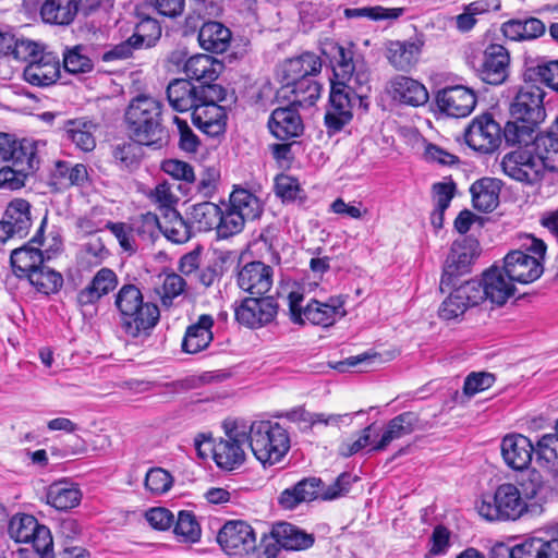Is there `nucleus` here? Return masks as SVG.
Instances as JSON below:
<instances>
[{"mask_svg": "<svg viewBox=\"0 0 558 558\" xmlns=\"http://www.w3.org/2000/svg\"><path fill=\"white\" fill-rule=\"evenodd\" d=\"M136 144L135 142H124L113 147L112 156L121 169H131L138 165Z\"/></svg>", "mask_w": 558, "mask_h": 558, "instance_id": "69168bd1", "label": "nucleus"}, {"mask_svg": "<svg viewBox=\"0 0 558 558\" xmlns=\"http://www.w3.org/2000/svg\"><path fill=\"white\" fill-rule=\"evenodd\" d=\"M537 125H531L523 120L514 119L508 121L501 129V137L509 146L519 145V147L529 145L535 138L534 133Z\"/></svg>", "mask_w": 558, "mask_h": 558, "instance_id": "864d4df0", "label": "nucleus"}, {"mask_svg": "<svg viewBox=\"0 0 558 558\" xmlns=\"http://www.w3.org/2000/svg\"><path fill=\"white\" fill-rule=\"evenodd\" d=\"M477 511L487 521H515L527 511V504L514 484L504 483L483 495Z\"/></svg>", "mask_w": 558, "mask_h": 558, "instance_id": "423d86ee", "label": "nucleus"}, {"mask_svg": "<svg viewBox=\"0 0 558 558\" xmlns=\"http://www.w3.org/2000/svg\"><path fill=\"white\" fill-rule=\"evenodd\" d=\"M245 225V220L230 205H226L225 209L220 207L219 222L216 231L220 239H228L240 233Z\"/></svg>", "mask_w": 558, "mask_h": 558, "instance_id": "bf43d9fd", "label": "nucleus"}, {"mask_svg": "<svg viewBox=\"0 0 558 558\" xmlns=\"http://www.w3.org/2000/svg\"><path fill=\"white\" fill-rule=\"evenodd\" d=\"M304 295L296 291L288 295L290 318L294 324L303 325L310 322L313 325L329 327L336 323L337 317L347 314L342 296H331L327 302L312 300L305 307L302 305Z\"/></svg>", "mask_w": 558, "mask_h": 558, "instance_id": "0eeeda50", "label": "nucleus"}, {"mask_svg": "<svg viewBox=\"0 0 558 558\" xmlns=\"http://www.w3.org/2000/svg\"><path fill=\"white\" fill-rule=\"evenodd\" d=\"M353 98L338 89L330 90L325 125L329 133H337L352 119Z\"/></svg>", "mask_w": 558, "mask_h": 558, "instance_id": "7c9ffc66", "label": "nucleus"}, {"mask_svg": "<svg viewBox=\"0 0 558 558\" xmlns=\"http://www.w3.org/2000/svg\"><path fill=\"white\" fill-rule=\"evenodd\" d=\"M38 524L36 518L31 514L14 515L9 521L8 532L16 543H29Z\"/></svg>", "mask_w": 558, "mask_h": 558, "instance_id": "13d9d810", "label": "nucleus"}, {"mask_svg": "<svg viewBox=\"0 0 558 558\" xmlns=\"http://www.w3.org/2000/svg\"><path fill=\"white\" fill-rule=\"evenodd\" d=\"M173 532L184 543H196L202 534L201 525L190 510L179 511Z\"/></svg>", "mask_w": 558, "mask_h": 558, "instance_id": "5fc2aeb1", "label": "nucleus"}, {"mask_svg": "<svg viewBox=\"0 0 558 558\" xmlns=\"http://www.w3.org/2000/svg\"><path fill=\"white\" fill-rule=\"evenodd\" d=\"M248 447L264 465L280 462L290 449V437L286 428L272 421H255L247 428Z\"/></svg>", "mask_w": 558, "mask_h": 558, "instance_id": "39448f33", "label": "nucleus"}, {"mask_svg": "<svg viewBox=\"0 0 558 558\" xmlns=\"http://www.w3.org/2000/svg\"><path fill=\"white\" fill-rule=\"evenodd\" d=\"M64 137L78 149L92 151L96 147L97 124L86 118L66 120L63 124Z\"/></svg>", "mask_w": 558, "mask_h": 558, "instance_id": "4c0bfd02", "label": "nucleus"}, {"mask_svg": "<svg viewBox=\"0 0 558 558\" xmlns=\"http://www.w3.org/2000/svg\"><path fill=\"white\" fill-rule=\"evenodd\" d=\"M82 45L66 48L63 52V68L72 74L86 73L92 71L93 61L84 53Z\"/></svg>", "mask_w": 558, "mask_h": 558, "instance_id": "052dcab7", "label": "nucleus"}, {"mask_svg": "<svg viewBox=\"0 0 558 558\" xmlns=\"http://www.w3.org/2000/svg\"><path fill=\"white\" fill-rule=\"evenodd\" d=\"M193 228L206 232L216 230L219 222L220 206L211 202H202L192 205L186 213Z\"/></svg>", "mask_w": 558, "mask_h": 558, "instance_id": "3c124183", "label": "nucleus"}, {"mask_svg": "<svg viewBox=\"0 0 558 558\" xmlns=\"http://www.w3.org/2000/svg\"><path fill=\"white\" fill-rule=\"evenodd\" d=\"M25 279H27L36 291L47 295L57 293L63 284L62 275L46 266L44 263L41 266L33 270Z\"/></svg>", "mask_w": 558, "mask_h": 558, "instance_id": "603ef678", "label": "nucleus"}, {"mask_svg": "<svg viewBox=\"0 0 558 558\" xmlns=\"http://www.w3.org/2000/svg\"><path fill=\"white\" fill-rule=\"evenodd\" d=\"M76 13L75 0H45L40 9L44 22L57 25H69Z\"/></svg>", "mask_w": 558, "mask_h": 558, "instance_id": "09e8293b", "label": "nucleus"}, {"mask_svg": "<svg viewBox=\"0 0 558 558\" xmlns=\"http://www.w3.org/2000/svg\"><path fill=\"white\" fill-rule=\"evenodd\" d=\"M114 304L120 313L121 328L130 337L136 338L150 330L159 320L158 306L144 302L141 290L134 284L121 287Z\"/></svg>", "mask_w": 558, "mask_h": 558, "instance_id": "20e7f679", "label": "nucleus"}, {"mask_svg": "<svg viewBox=\"0 0 558 558\" xmlns=\"http://www.w3.org/2000/svg\"><path fill=\"white\" fill-rule=\"evenodd\" d=\"M418 424V415L414 412H403L391 418L386 425L380 439L371 450L384 451L392 441L412 434Z\"/></svg>", "mask_w": 558, "mask_h": 558, "instance_id": "72a5a7b5", "label": "nucleus"}, {"mask_svg": "<svg viewBox=\"0 0 558 558\" xmlns=\"http://www.w3.org/2000/svg\"><path fill=\"white\" fill-rule=\"evenodd\" d=\"M289 92L293 95V98L290 100V104L296 107H311L316 100L320 97L322 85L312 77L301 78L291 84H284L280 93Z\"/></svg>", "mask_w": 558, "mask_h": 558, "instance_id": "c03bdc74", "label": "nucleus"}, {"mask_svg": "<svg viewBox=\"0 0 558 558\" xmlns=\"http://www.w3.org/2000/svg\"><path fill=\"white\" fill-rule=\"evenodd\" d=\"M132 36L138 41L141 48H149L160 38L161 27L155 19L146 16L137 23Z\"/></svg>", "mask_w": 558, "mask_h": 558, "instance_id": "680f3d73", "label": "nucleus"}, {"mask_svg": "<svg viewBox=\"0 0 558 558\" xmlns=\"http://www.w3.org/2000/svg\"><path fill=\"white\" fill-rule=\"evenodd\" d=\"M504 36L513 41L533 40L546 32L545 24L537 17L512 19L501 25Z\"/></svg>", "mask_w": 558, "mask_h": 558, "instance_id": "ea45409f", "label": "nucleus"}, {"mask_svg": "<svg viewBox=\"0 0 558 558\" xmlns=\"http://www.w3.org/2000/svg\"><path fill=\"white\" fill-rule=\"evenodd\" d=\"M322 60L314 52H304L300 56L284 60L278 68V75L284 84L316 76L320 73Z\"/></svg>", "mask_w": 558, "mask_h": 558, "instance_id": "bb28decb", "label": "nucleus"}, {"mask_svg": "<svg viewBox=\"0 0 558 558\" xmlns=\"http://www.w3.org/2000/svg\"><path fill=\"white\" fill-rule=\"evenodd\" d=\"M278 307V303L272 296L245 298L235 306L234 315L240 325L259 328L275 319Z\"/></svg>", "mask_w": 558, "mask_h": 558, "instance_id": "a211bd4d", "label": "nucleus"}, {"mask_svg": "<svg viewBox=\"0 0 558 558\" xmlns=\"http://www.w3.org/2000/svg\"><path fill=\"white\" fill-rule=\"evenodd\" d=\"M469 286L478 290V304L489 300L493 304L504 305L514 294L513 281L507 278L502 268L494 265L483 274L482 280H466Z\"/></svg>", "mask_w": 558, "mask_h": 558, "instance_id": "f3484780", "label": "nucleus"}, {"mask_svg": "<svg viewBox=\"0 0 558 558\" xmlns=\"http://www.w3.org/2000/svg\"><path fill=\"white\" fill-rule=\"evenodd\" d=\"M50 179L51 184L59 189L83 186L88 181L87 167L83 163L59 160L51 170Z\"/></svg>", "mask_w": 558, "mask_h": 558, "instance_id": "a19ab883", "label": "nucleus"}, {"mask_svg": "<svg viewBox=\"0 0 558 558\" xmlns=\"http://www.w3.org/2000/svg\"><path fill=\"white\" fill-rule=\"evenodd\" d=\"M31 243L41 244L38 234L35 235L29 243L14 248L10 255V263L13 272L19 278H26L33 270L41 266L44 263V254L39 248L31 245Z\"/></svg>", "mask_w": 558, "mask_h": 558, "instance_id": "c9c22d12", "label": "nucleus"}, {"mask_svg": "<svg viewBox=\"0 0 558 558\" xmlns=\"http://www.w3.org/2000/svg\"><path fill=\"white\" fill-rule=\"evenodd\" d=\"M322 52L330 60L338 80L331 84V88L352 97L353 102L359 100L362 104L371 90L369 72L363 64L359 65L353 60V52L350 49L336 41L324 43Z\"/></svg>", "mask_w": 558, "mask_h": 558, "instance_id": "7ed1b4c3", "label": "nucleus"}, {"mask_svg": "<svg viewBox=\"0 0 558 558\" xmlns=\"http://www.w3.org/2000/svg\"><path fill=\"white\" fill-rule=\"evenodd\" d=\"M404 13L403 8H384L380 5L376 7H363V8H347L344 10V16L347 19H361L367 17L373 21L381 20H397Z\"/></svg>", "mask_w": 558, "mask_h": 558, "instance_id": "4d7b16f0", "label": "nucleus"}, {"mask_svg": "<svg viewBox=\"0 0 558 558\" xmlns=\"http://www.w3.org/2000/svg\"><path fill=\"white\" fill-rule=\"evenodd\" d=\"M466 63L484 83L500 85L508 77L510 56L504 46L492 44L483 51L468 54Z\"/></svg>", "mask_w": 558, "mask_h": 558, "instance_id": "9d476101", "label": "nucleus"}, {"mask_svg": "<svg viewBox=\"0 0 558 558\" xmlns=\"http://www.w3.org/2000/svg\"><path fill=\"white\" fill-rule=\"evenodd\" d=\"M268 128L272 135L281 141L300 136L304 129L298 107L292 104L275 109L270 114Z\"/></svg>", "mask_w": 558, "mask_h": 558, "instance_id": "393cba45", "label": "nucleus"}, {"mask_svg": "<svg viewBox=\"0 0 558 558\" xmlns=\"http://www.w3.org/2000/svg\"><path fill=\"white\" fill-rule=\"evenodd\" d=\"M192 120L194 125L203 133L217 137L225 133L227 112L219 104L199 102L192 112Z\"/></svg>", "mask_w": 558, "mask_h": 558, "instance_id": "cd10ccee", "label": "nucleus"}, {"mask_svg": "<svg viewBox=\"0 0 558 558\" xmlns=\"http://www.w3.org/2000/svg\"><path fill=\"white\" fill-rule=\"evenodd\" d=\"M118 277L110 268L99 269L89 284L82 289L76 296L81 306H88L97 303L104 295H107L116 289Z\"/></svg>", "mask_w": 558, "mask_h": 558, "instance_id": "473e14b6", "label": "nucleus"}, {"mask_svg": "<svg viewBox=\"0 0 558 558\" xmlns=\"http://www.w3.org/2000/svg\"><path fill=\"white\" fill-rule=\"evenodd\" d=\"M186 281L178 274L171 272L165 276L161 287V302L165 306H171L174 298L185 291Z\"/></svg>", "mask_w": 558, "mask_h": 558, "instance_id": "0e129e2a", "label": "nucleus"}, {"mask_svg": "<svg viewBox=\"0 0 558 558\" xmlns=\"http://www.w3.org/2000/svg\"><path fill=\"white\" fill-rule=\"evenodd\" d=\"M226 437L218 442L211 444L208 440V450L217 465L221 469L233 470L245 460L244 446L248 445L247 426L233 422L225 424Z\"/></svg>", "mask_w": 558, "mask_h": 558, "instance_id": "9b49d317", "label": "nucleus"}, {"mask_svg": "<svg viewBox=\"0 0 558 558\" xmlns=\"http://www.w3.org/2000/svg\"><path fill=\"white\" fill-rule=\"evenodd\" d=\"M82 493L77 485L68 481H58L49 485L46 493L47 504L60 511L78 506Z\"/></svg>", "mask_w": 558, "mask_h": 558, "instance_id": "79ce46f5", "label": "nucleus"}, {"mask_svg": "<svg viewBox=\"0 0 558 558\" xmlns=\"http://www.w3.org/2000/svg\"><path fill=\"white\" fill-rule=\"evenodd\" d=\"M534 454V445L521 434L506 435L501 440V456L505 463L514 471L526 470Z\"/></svg>", "mask_w": 558, "mask_h": 558, "instance_id": "4be33fe9", "label": "nucleus"}, {"mask_svg": "<svg viewBox=\"0 0 558 558\" xmlns=\"http://www.w3.org/2000/svg\"><path fill=\"white\" fill-rule=\"evenodd\" d=\"M231 32L219 22H204L198 32L201 47L214 53L225 52L230 44Z\"/></svg>", "mask_w": 558, "mask_h": 558, "instance_id": "37998d69", "label": "nucleus"}, {"mask_svg": "<svg viewBox=\"0 0 558 558\" xmlns=\"http://www.w3.org/2000/svg\"><path fill=\"white\" fill-rule=\"evenodd\" d=\"M525 558H558V524L548 531H537L519 544Z\"/></svg>", "mask_w": 558, "mask_h": 558, "instance_id": "c85d7f7f", "label": "nucleus"}, {"mask_svg": "<svg viewBox=\"0 0 558 558\" xmlns=\"http://www.w3.org/2000/svg\"><path fill=\"white\" fill-rule=\"evenodd\" d=\"M161 170L175 180L193 183L195 173L193 167L179 159H167L161 163Z\"/></svg>", "mask_w": 558, "mask_h": 558, "instance_id": "774afa93", "label": "nucleus"}, {"mask_svg": "<svg viewBox=\"0 0 558 558\" xmlns=\"http://www.w3.org/2000/svg\"><path fill=\"white\" fill-rule=\"evenodd\" d=\"M167 99L171 108L178 112H186L196 108L199 104L197 86L189 80L174 78L167 87Z\"/></svg>", "mask_w": 558, "mask_h": 558, "instance_id": "e433bc0d", "label": "nucleus"}, {"mask_svg": "<svg viewBox=\"0 0 558 558\" xmlns=\"http://www.w3.org/2000/svg\"><path fill=\"white\" fill-rule=\"evenodd\" d=\"M228 205L245 221L258 219L264 210L260 199L251 191L242 187H235L232 191Z\"/></svg>", "mask_w": 558, "mask_h": 558, "instance_id": "49530a36", "label": "nucleus"}, {"mask_svg": "<svg viewBox=\"0 0 558 558\" xmlns=\"http://www.w3.org/2000/svg\"><path fill=\"white\" fill-rule=\"evenodd\" d=\"M222 69L223 64L220 61L211 56L199 53L186 60L183 71L190 80L208 83L216 81Z\"/></svg>", "mask_w": 558, "mask_h": 558, "instance_id": "58836bf2", "label": "nucleus"}, {"mask_svg": "<svg viewBox=\"0 0 558 558\" xmlns=\"http://www.w3.org/2000/svg\"><path fill=\"white\" fill-rule=\"evenodd\" d=\"M544 96L545 92L537 85L527 83L521 86L510 104L511 117L538 125L546 117Z\"/></svg>", "mask_w": 558, "mask_h": 558, "instance_id": "4468645a", "label": "nucleus"}, {"mask_svg": "<svg viewBox=\"0 0 558 558\" xmlns=\"http://www.w3.org/2000/svg\"><path fill=\"white\" fill-rule=\"evenodd\" d=\"M500 167L507 177L525 185H535L545 175L543 162L533 151L531 144L507 153L501 159Z\"/></svg>", "mask_w": 558, "mask_h": 558, "instance_id": "f8f14e48", "label": "nucleus"}, {"mask_svg": "<svg viewBox=\"0 0 558 558\" xmlns=\"http://www.w3.org/2000/svg\"><path fill=\"white\" fill-rule=\"evenodd\" d=\"M473 206L481 211H493L499 203V187L494 179L483 178L471 185Z\"/></svg>", "mask_w": 558, "mask_h": 558, "instance_id": "de8ad7c7", "label": "nucleus"}, {"mask_svg": "<svg viewBox=\"0 0 558 558\" xmlns=\"http://www.w3.org/2000/svg\"><path fill=\"white\" fill-rule=\"evenodd\" d=\"M531 145L537 158L543 162L544 174L546 171H558V137L554 133L536 135Z\"/></svg>", "mask_w": 558, "mask_h": 558, "instance_id": "8fccbe9b", "label": "nucleus"}, {"mask_svg": "<svg viewBox=\"0 0 558 558\" xmlns=\"http://www.w3.org/2000/svg\"><path fill=\"white\" fill-rule=\"evenodd\" d=\"M476 101L475 92L463 85L448 86L436 94L438 109L454 118L469 116L474 110Z\"/></svg>", "mask_w": 558, "mask_h": 558, "instance_id": "aec40b11", "label": "nucleus"}, {"mask_svg": "<svg viewBox=\"0 0 558 558\" xmlns=\"http://www.w3.org/2000/svg\"><path fill=\"white\" fill-rule=\"evenodd\" d=\"M26 82L34 86H50L60 77V60L53 52L43 51L23 71Z\"/></svg>", "mask_w": 558, "mask_h": 558, "instance_id": "412c9836", "label": "nucleus"}, {"mask_svg": "<svg viewBox=\"0 0 558 558\" xmlns=\"http://www.w3.org/2000/svg\"><path fill=\"white\" fill-rule=\"evenodd\" d=\"M464 140L475 151L493 153L502 141L501 126L492 114H481L474 118L465 130Z\"/></svg>", "mask_w": 558, "mask_h": 558, "instance_id": "2eb2a0df", "label": "nucleus"}, {"mask_svg": "<svg viewBox=\"0 0 558 558\" xmlns=\"http://www.w3.org/2000/svg\"><path fill=\"white\" fill-rule=\"evenodd\" d=\"M536 461L546 468L558 464V432L543 435L534 446Z\"/></svg>", "mask_w": 558, "mask_h": 558, "instance_id": "6e6d98bb", "label": "nucleus"}, {"mask_svg": "<svg viewBox=\"0 0 558 558\" xmlns=\"http://www.w3.org/2000/svg\"><path fill=\"white\" fill-rule=\"evenodd\" d=\"M526 240L530 244L525 243V248L533 255L520 250L511 251L505 256L502 266V270L510 281L522 284L531 283L542 276L544 267L541 259L546 253V244L543 240L533 235H527Z\"/></svg>", "mask_w": 558, "mask_h": 558, "instance_id": "6e6552de", "label": "nucleus"}, {"mask_svg": "<svg viewBox=\"0 0 558 558\" xmlns=\"http://www.w3.org/2000/svg\"><path fill=\"white\" fill-rule=\"evenodd\" d=\"M315 536L299 526L278 522L272 525L269 534L260 538V547L255 558H277L281 549L305 550L314 545Z\"/></svg>", "mask_w": 558, "mask_h": 558, "instance_id": "1a4fd4ad", "label": "nucleus"}, {"mask_svg": "<svg viewBox=\"0 0 558 558\" xmlns=\"http://www.w3.org/2000/svg\"><path fill=\"white\" fill-rule=\"evenodd\" d=\"M44 47L32 39L16 38L12 56L17 61L33 62L41 52Z\"/></svg>", "mask_w": 558, "mask_h": 558, "instance_id": "338daca9", "label": "nucleus"}, {"mask_svg": "<svg viewBox=\"0 0 558 558\" xmlns=\"http://www.w3.org/2000/svg\"><path fill=\"white\" fill-rule=\"evenodd\" d=\"M31 226V204L23 198L11 201L0 221V243L26 236Z\"/></svg>", "mask_w": 558, "mask_h": 558, "instance_id": "6ab92c4d", "label": "nucleus"}, {"mask_svg": "<svg viewBox=\"0 0 558 558\" xmlns=\"http://www.w3.org/2000/svg\"><path fill=\"white\" fill-rule=\"evenodd\" d=\"M215 320L211 315L203 314L197 322L190 325L182 340V351L187 354H196L207 349L214 339L213 327Z\"/></svg>", "mask_w": 558, "mask_h": 558, "instance_id": "c756f323", "label": "nucleus"}, {"mask_svg": "<svg viewBox=\"0 0 558 558\" xmlns=\"http://www.w3.org/2000/svg\"><path fill=\"white\" fill-rule=\"evenodd\" d=\"M163 104L151 96L138 95L125 110V123L133 142L153 148H161L168 142L162 124Z\"/></svg>", "mask_w": 558, "mask_h": 558, "instance_id": "f257e3e1", "label": "nucleus"}, {"mask_svg": "<svg viewBox=\"0 0 558 558\" xmlns=\"http://www.w3.org/2000/svg\"><path fill=\"white\" fill-rule=\"evenodd\" d=\"M393 99L413 107L423 106L428 101L426 87L416 80L398 75L390 81Z\"/></svg>", "mask_w": 558, "mask_h": 558, "instance_id": "f704fd0d", "label": "nucleus"}, {"mask_svg": "<svg viewBox=\"0 0 558 558\" xmlns=\"http://www.w3.org/2000/svg\"><path fill=\"white\" fill-rule=\"evenodd\" d=\"M423 46L420 37L390 40L386 45V58L396 70L408 72L417 63Z\"/></svg>", "mask_w": 558, "mask_h": 558, "instance_id": "a878e982", "label": "nucleus"}, {"mask_svg": "<svg viewBox=\"0 0 558 558\" xmlns=\"http://www.w3.org/2000/svg\"><path fill=\"white\" fill-rule=\"evenodd\" d=\"M453 287L438 310L439 317L445 320L456 319L462 316L469 307L478 305L480 293L478 290H474V286H469L468 281H464L458 287Z\"/></svg>", "mask_w": 558, "mask_h": 558, "instance_id": "5701e85b", "label": "nucleus"}, {"mask_svg": "<svg viewBox=\"0 0 558 558\" xmlns=\"http://www.w3.org/2000/svg\"><path fill=\"white\" fill-rule=\"evenodd\" d=\"M478 255L480 243L476 239L466 236L454 241L446 259L440 290L444 292L446 288L456 286L457 278L471 271V265Z\"/></svg>", "mask_w": 558, "mask_h": 558, "instance_id": "ddd939ff", "label": "nucleus"}, {"mask_svg": "<svg viewBox=\"0 0 558 558\" xmlns=\"http://www.w3.org/2000/svg\"><path fill=\"white\" fill-rule=\"evenodd\" d=\"M161 233L172 243L183 244L192 238V225L178 210L167 209L161 214Z\"/></svg>", "mask_w": 558, "mask_h": 558, "instance_id": "a18cd8bd", "label": "nucleus"}, {"mask_svg": "<svg viewBox=\"0 0 558 558\" xmlns=\"http://www.w3.org/2000/svg\"><path fill=\"white\" fill-rule=\"evenodd\" d=\"M324 482L318 477H306L294 486L284 489L279 497V504L284 509H293L299 504L322 498Z\"/></svg>", "mask_w": 558, "mask_h": 558, "instance_id": "2f4dec72", "label": "nucleus"}, {"mask_svg": "<svg viewBox=\"0 0 558 558\" xmlns=\"http://www.w3.org/2000/svg\"><path fill=\"white\" fill-rule=\"evenodd\" d=\"M0 160L10 162L0 169V189L10 191L23 187L40 163L34 141H16L7 133H0Z\"/></svg>", "mask_w": 558, "mask_h": 558, "instance_id": "f03ea898", "label": "nucleus"}, {"mask_svg": "<svg viewBox=\"0 0 558 558\" xmlns=\"http://www.w3.org/2000/svg\"><path fill=\"white\" fill-rule=\"evenodd\" d=\"M217 541L229 556L244 557L256 550V535L244 521H229L218 533Z\"/></svg>", "mask_w": 558, "mask_h": 558, "instance_id": "dca6fc26", "label": "nucleus"}, {"mask_svg": "<svg viewBox=\"0 0 558 558\" xmlns=\"http://www.w3.org/2000/svg\"><path fill=\"white\" fill-rule=\"evenodd\" d=\"M173 483L171 474L161 468H151L145 476V487L154 495L167 493Z\"/></svg>", "mask_w": 558, "mask_h": 558, "instance_id": "e2e57ef3", "label": "nucleus"}, {"mask_svg": "<svg viewBox=\"0 0 558 558\" xmlns=\"http://www.w3.org/2000/svg\"><path fill=\"white\" fill-rule=\"evenodd\" d=\"M272 268L262 262L246 264L238 274L239 287L256 296L267 293L272 286Z\"/></svg>", "mask_w": 558, "mask_h": 558, "instance_id": "b1692460", "label": "nucleus"}]
</instances>
